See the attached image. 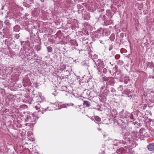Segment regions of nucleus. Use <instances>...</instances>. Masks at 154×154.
Masks as SVG:
<instances>
[{
	"instance_id": "nucleus-23",
	"label": "nucleus",
	"mask_w": 154,
	"mask_h": 154,
	"mask_svg": "<svg viewBox=\"0 0 154 154\" xmlns=\"http://www.w3.org/2000/svg\"><path fill=\"white\" fill-rule=\"evenodd\" d=\"M110 91L111 92H115L116 91V90L113 88H111L110 89Z\"/></svg>"
},
{
	"instance_id": "nucleus-45",
	"label": "nucleus",
	"mask_w": 154,
	"mask_h": 154,
	"mask_svg": "<svg viewBox=\"0 0 154 154\" xmlns=\"http://www.w3.org/2000/svg\"><path fill=\"white\" fill-rule=\"evenodd\" d=\"M143 131H145V129H143Z\"/></svg>"
},
{
	"instance_id": "nucleus-6",
	"label": "nucleus",
	"mask_w": 154,
	"mask_h": 154,
	"mask_svg": "<svg viewBox=\"0 0 154 154\" xmlns=\"http://www.w3.org/2000/svg\"><path fill=\"white\" fill-rule=\"evenodd\" d=\"M127 152V151L122 148L117 149L116 152V153L118 154H126Z\"/></svg>"
},
{
	"instance_id": "nucleus-36",
	"label": "nucleus",
	"mask_w": 154,
	"mask_h": 154,
	"mask_svg": "<svg viewBox=\"0 0 154 154\" xmlns=\"http://www.w3.org/2000/svg\"><path fill=\"white\" fill-rule=\"evenodd\" d=\"M115 58H116V59H118V58H116V56H115Z\"/></svg>"
},
{
	"instance_id": "nucleus-8",
	"label": "nucleus",
	"mask_w": 154,
	"mask_h": 154,
	"mask_svg": "<svg viewBox=\"0 0 154 154\" xmlns=\"http://www.w3.org/2000/svg\"><path fill=\"white\" fill-rule=\"evenodd\" d=\"M131 91L130 90L127 88L125 89L122 92V94H125L127 95H128V97H132L131 94H130V95H129Z\"/></svg>"
},
{
	"instance_id": "nucleus-39",
	"label": "nucleus",
	"mask_w": 154,
	"mask_h": 154,
	"mask_svg": "<svg viewBox=\"0 0 154 154\" xmlns=\"http://www.w3.org/2000/svg\"><path fill=\"white\" fill-rule=\"evenodd\" d=\"M125 148H126V149H127V148H128V147H127L126 146H125Z\"/></svg>"
},
{
	"instance_id": "nucleus-3",
	"label": "nucleus",
	"mask_w": 154,
	"mask_h": 154,
	"mask_svg": "<svg viewBox=\"0 0 154 154\" xmlns=\"http://www.w3.org/2000/svg\"><path fill=\"white\" fill-rule=\"evenodd\" d=\"M103 80L104 81L107 82L106 84L108 85H111L114 82V78L111 77H104L103 78Z\"/></svg>"
},
{
	"instance_id": "nucleus-35",
	"label": "nucleus",
	"mask_w": 154,
	"mask_h": 154,
	"mask_svg": "<svg viewBox=\"0 0 154 154\" xmlns=\"http://www.w3.org/2000/svg\"><path fill=\"white\" fill-rule=\"evenodd\" d=\"M112 50V48H109V51H110Z\"/></svg>"
},
{
	"instance_id": "nucleus-40",
	"label": "nucleus",
	"mask_w": 154,
	"mask_h": 154,
	"mask_svg": "<svg viewBox=\"0 0 154 154\" xmlns=\"http://www.w3.org/2000/svg\"><path fill=\"white\" fill-rule=\"evenodd\" d=\"M91 119L92 120H94V119H93V118H91Z\"/></svg>"
},
{
	"instance_id": "nucleus-19",
	"label": "nucleus",
	"mask_w": 154,
	"mask_h": 154,
	"mask_svg": "<svg viewBox=\"0 0 154 154\" xmlns=\"http://www.w3.org/2000/svg\"><path fill=\"white\" fill-rule=\"evenodd\" d=\"M47 49L48 51L49 52H51L52 51V50H53L52 48L50 46L48 47L47 48Z\"/></svg>"
},
{
	"instance_id": "nucleus-30",
	"label": "nucleus",
	"mask_w": 154,
	"mask_h": 154,
	"mask_svg": "<svg viewBox=\"0 0 154 154\" xmlns=\"http://www.w3.org/2000/svg\"><path fill=\"white\" fill-rule=\"evenodd\" d=\"M112 21L110 20L109 21V23H108V24H109L112 23Z\"/></svg>"
},
{
	"instance_id": "nucleus-16",
	"label": "nucleus",
	"mask_w": 154,
	"mask_h": 154,
	"mask_svg": "<svg viewBox=\"0 0 154 154\" xmlns=\"http://www.w3.org/2000/svg\"><path fill=\"white\" fill-rule=\"evenodd\" d=\"M115 38V36L114 34L111 35L109 37L110 40L113 41L114 40Z\"/></svg>"
},
{
	"instance_id": "nucleus-41",
	"label": "nucleus",
	"mask_w": 154,
	"mask_h": 154,
	"mask_svg": "<svg viewBox=\"0 0 154 154\" xmlns=\"http://www.w3.org/2000/svg\"><path fill=\"white\" fill-rule=\"evenodd\" d=\"M153 102L154 103V97H153Z\"/></svg>"
},
{
	"instance_id": "nucleus-12",
	"label": "nucleus",
	"mask_w": 154,
	"mask_h": 154,
	"mask_svg": "<svg viewBox=\"0 0 154 154\" xmlns=\"http://www.w3.org/2000/svg\"><path fill=\"white\" fill-rule=\"evenodd\" d=\"M14 31L15 32H19L20 29V27L18 26H16L13 28Z\"/></svg>"
},
{
	"instance_id": "nucleus-13",
	"label": "nucleus",
	"mask_w": 154,
	"mask_h": 154,
	"mask_svg": "<svg viewBox=\"0 0 154 154\" xmlns=\"http://www.w3.org/2000/svg\"><path fill=\"white\" fill-rule=\"evenodd\" d=\"M94 119L97 122H100L101 121V118L98 116H95L94 117Z\"/></svg>"
},
{
	"instance_id": "nucleus-44",
	"label": "nucleus",
	"mask_w": 154,
	"mask_h": 154,
	"mask_svg": "<svg viewBox=\"0 0 154 154\" xmlns=\"http://www.w3.org/2000/svg\"><path fill=\"white\" fill-rule=\"evenodd\" d=\"M39 103H40V104H42V103H41V102H40Z\"/></svg>"
},
{
	"instance_id": "nucleus-7",
	"label": "nucleus",
	"mask_w": 154,
	"mask_h": 154,
	"mask_svg": "<svg viewBox=\"0 0 154 154\" xmlns=\"http://www.w3.org/2000/svg\"><path fill=\"white\" fill-rule=\"evenodd\" d=\"M148 149L149 151H152L154 150V143H151L147 146Z\"/></svg>"
},
{
	"instance_id": "nucleus-4",
	"label": "nucleus",
	"mask_w": 154,
	"mask_h": 154,
	"mask_svg": "<svg viewBox=\"0 0 154 154\" xmlns=\"http://www.w3.org/2000/svg\"><path fill=\"white\" fill-rule=\"evenodd\" d=\"M117 142H116V143L114 144V145L115 146H118V144H125L129 142V139L127 137H125L123 138V139L122 141L121 140H116Z\"/></svg>"
},
{
	"instance_id": "nucleus-22",
	"label": "nucleus",
	"mask_w": 154,
	"mask_h": 154,
	"mask_svg": "<svg viewBox=\"0 0 154 154\" xmlns=\"http://www.w3.org/2000/svg\"><path fill=\"white\" fill-rule=\"evenodd\" d=\"M103 73H106L107 72V69L105 68H104L103 69Z\"/></svg>"
},
{
	"instance_id": "nucleus-37",
	"label": "nucleus",
	"mask_w": 154,
	"mask_h": 154,
	"mask_svg": "<svg viewBox=\"0 0 154 154\" xmlns=\"http://www.w3.org/2000/svg\"><path fill=\"white\" fill-rule=\"evenodd\" d=\"M98 129L99 130V131H100L101 130V129H100L99 128H98Z\"/></svg>"
},
{
	"instance_id": "nucleus-27",
	"label": "nucleus",
	"mask_w": 154,
	"mask_h": 154,
	"mask_svg": "<svg viewBox=\"0 0 154 154\" xmlns=\"http://www.w3.org/2000/svg\"><path fill=\"white\" fill-rule=\"evenodd\" d=\"M119 62L121 65L123 63V61L122 60H119Z\"/></svg>"
},
{
	"instance_id": "nucleus-20",
	"label": "nucleus",
	"mask_w": 154,
	"mask_h": 154,
	"mask_svg": "<svg viewBox=\"0 0 154 154\" xmlns=\"http://www.w3.org/2000/svg\"><path fill=\"white\" fill-rule=\"evenodd\" d=\"M100 31V32H102V36H104L105 35L104 33V31H105V29H101L100 30H98V32Z\"/></svg>"
},
{
	"instance_id": "nucleus-26",
	"label": "nucleus",
	"mask_w": 154,
	"mask_h": 154,
	"mask_svg": "<svg viewBox=\"0 0 154 154\" xmlns=\"http://www.w3.org/2000/svg\"><path fill=\"white\" fill-rule=\"evenodd\" d=\"M32 98H29V103H32Z\"/></svg>"
},
{
	"instance_id": "nucleus-17",
	"label": "nucleus",
	"mask_w": 154,
	"mask_h": 154,
	"mask_svg": "<svg viewBox=\"0 0 154 154\" xmlns=\"http://www.w3.org/2000/svg\"><path fill=\"white\" fill-rule=\"evenodd\" d=\"M35 49L37 51H39L41 49V46L39 45H38L35 46Z\"/></svg>"
},
{
	"instance_id": "nucleus-2",
	"label": "nucleus",
	"mask_w": 154,
	"mask_h": 154,
	"mask_svg": "<svg viewBox=\"0 0 154 154\" xmlns=\"http://www.w3.org/2000/svg\"><path fill=\"white\" fill-rule=\"evenodd\" d=\"M55 103L57 106L56 108H55V109H57L65 107H67L69 106H73L74 105V104L72 103H70V104H63L61 102H58Z\"/></svg>"
},
{
	"instance_id": "nucleus-18",
	"label": "nucleus",
	"mask_w": 154,
	"mask_h": 154,
	"mask_svg": "<svg viewBox=\"0 0 154 154\" xmlns=\"http://www.w3.org/2000/svg\"><path fill=\"white\" fill-rule=\"evenodd\" d=\"M35 108L37 110L40 109V108H41L43 109L42 107H41V105L39 104V103H38V106H35Z\"/></svg>"
},
{
	"instance_id": "nucleus-21",
	"label": "nucleus",
	"mask_w": 154,
	"mask_h": 154,
	"mask_svg": "<svg viewBox=\"0 0 154 154\" xmlns=\"http://www.w3.org/2000/svg\"><path fill=\"white\" fill-rule=\"evenodd\" d=\"M118 90L119 91H122L123 90V87L122 85H120L118 88Z\"/></svg>"
},
{
	"instance_id": "nucleus-24",
	"label": "nucleus",
	"mask_w": 154,
	"mask_h": 154,
	"mask_svg": "<svg viewBox=\"0 0 154 154\" xmlns=\"http://www.w3.org/2000/svg\"><path fill=\"white\" fill-rule=\"evenodd\" d=\"M20 37V35L19 34H16V35H15V37L17 38V39H18Z\"/></svg>"
},
{
	"instance_id": "nucleus-15",
	"label": "nucleus",
	"mask_w": 154,
	"mask_h": 154,
	"mask_svg": "<svg viewBox=\"0 0 154 154\" xmlns=\"http://www.w3.org/2000/svg\"><path fill=\"white\" fill-rule=\"evenodd\" d=\"M129 117L130 118V119L132 121H134L135 120V119L133 117V116L132 114H129Z\"/></svg>"
},
{
	"instance_id": "nucleus-10",
	"label": "nucleus",
	"mask_w": 154,
	"mask_h": 154,
	"mask_svg": "<svg viewBox=\"0 0 154 154\" xmlns=\"http://www.w3.org/2000/svg\"><path fill=\"white\" fill-rule=\"evenodd\" d=\"M31 55L33 56L32 57H29L28 58V60H31L32 59L34 60H36L37 58V55L35 54V52H31L30 53Z\"/></svg>"
},
{
	"instance_id": "nucleus-46",
	"label": "nucleus",
	"mask_w": 154,
	"mask_h": 154,
	"mask_svg": "<svg viewBox=\"0 0 154 154\" xmlns=\"http://www.w3.org/2000/svg\"><path fill=\"white\" fill-rule=\"evenodd\" d=\"M114 154H115V153H114Z\"/></svg>"
},
{
	"instance_id": "nucleus-32",
	"label": "nucleus",
	"mask_w": 154,
	"mask_h": 154,
	"mask_svg": "<svg viewBox=\"0 0 154 154\" xmlns=\"http://www.w3.org/2000/svg\"><path fill=\"white\" fill-rule=\"evenodd\" d=\"M124 82L125 84H127L128 83V81H124Z\"/></svg>"
},
{
	"instance_id": "nucleus-42",
	"label": "nucleus",
	"mask_w": 154,
	"mask_h": 154,
	"mask_svg": "<svg viewBox=\"0 0 154 154\" xmlns=\"http://www.w3.org/2000/svg\"><path fill=\"white\" fill-rule=\"evenodd\" d=\"M25 125L26 126L27 125V124H25Z\"/></svg>"
},
{
	"instance_id": "nucleus-25",
	"label": "nucleus",
	"mask_w": 154,
	"mask_h": 154,
	"mask_svg": "<svg viewBox=\"0 0 154 154\" xmlns=\"http://www.w3.org/2000/svg\"><path fill=\"white\" fill-rule=\"evenodd\" d=\"M3 27V24L2 22L0 21V29H1Z\"/></svg>"
},
{
	"instance_id": "nucleus-28",
	"label": "nucleus",
	"mask_w": 154,
	"mask_h": 154,
	"mask_svg": "<svg viewBox=\"0 0 154 154\" xmlns=\"http://www.w3.org/2000/svg\"><path fill=\"white\" fill-rule=\"evenodd\" d=\"M118 122L119 123H120L121 122H122V123H124L125 124V122H123V120H122L121 119H119Z\"/></svg>"
},
{
	"instance_id": "nucleus-11",
	"label": "nucleus",
	"mask_w": 154,
	"mask_h": 154,
	"mask_svg": "<svg viewBox=\"0 0 154 154\" xmlns=\"http://www.w3.org/2000/svg\"><path fill=\"white\" fill-rule=\"evenodd\" d=\"M83 104L84 106H86L87 107H89L90 106V102L87 101H84Z\"/></svg>"
},
{
	"instance_id": "nucleus-29",
	"label": "nucleus",
	"mask_w": 154,
	"mask_h": 154,
	"mask_svg": "<svg viewBox=\"0 0 154 154\" xmlns=\"http://www.w3.org/2000/svg\"><path fill=\"white\" fill-rule=\"evenodd\" d=\"M105 86H103L101 87V88H100V90H102L104 89L105 88Z\"/></svg>"
},
{
	"instance_id": "nucleus-33",
	"label": "nucleus",
	"mask_w": 154,
	"mask_h": 154,
	"mask_svg": "<svg viewBox=\"0 0 154 154\" xmlns=\"http://www.w3.org/2000/svg\"><path fill=\"white\" fill-rule=\"evenodd\" d=\"M94 57L95 58H97V56L96 55H94Z\"/></svg>"
},
{
	"instance_id": "nucleus-9",
	"label": "nucleus",
	"mask_w": 154,
	"mask_h": 154,
	"mask_svg": "<svg viewBox=\"0 0 154 154\" xmlns=\"http://www.w3.org/2000/svg\"><path fill=\"white\" fill-rule=\"evenodd\" d=\"M57 106L56 103H50V106L49 107L47 108V109L50 108L49 110H53L56 109L55 108H56Z\"/></svg>"
},
{
	"instance_id": "nucleus-5",
	"label": "nucleus",
	"mask_w": 154,
	"mask_h": 154,
	"mask_svg": "<svg viewBox=\"0 0 154 154\" xmlns=\"http://www.w3.org/2000/svg\"><path fill=\"white\" fill-rule=\"evenodd\" d=\"M104 65L103 61H102L101 60H99L98 63H97V69L99 72H101L102 69L104 67Z\"/></svg>"
},
{
	"instance_id": "nucleus-1",
	"label": "nucleus",
	"mask_w": 154,
	"mask_h": 154,
	"mask_svg": "<svg viewBox=\"0 0 154 154\" xmlns=\"http://www.w3.org/2000/svg\"><path fill=\"white\" fill-rule=\"evenodd\" d=\"M38 117H37L34 114H33L31 116L27 115L26 118V121L32 123V124L35 122L36 120L37 119Z\"/></svg>"
},
{
	"instance_id": "nucleus-14",
	"label": "nucleus",
	"mask_w": 154,
	"mask_h": 154,
	"mask_svg": "<svg viewBox=\"0 0 154 154\" xmlns=\"http://www.w3.org/2000/svg\"><path fill=\"white\" fill-rule=\"evenodd\" d=\"M148 65L149 67L151 68L154 67V63L152 62H151V63L149 62L148 63Z\"/></svg>"
},
{
	"instance_id": "nucleus-31",
	"label": "nucleus",
	"mask_w": 154,
	"mask_h": 154,
	"mask_svg": "<svg viewBox=\"0 0 154 154\" xmlns=\"http://www.w3.org/2000/svg\"><path fill=\"white\" fill-rule=\"evenodd\" d=\"M30 53H29L28 55L29 56V57L28 58H28L29 57H31V56H32V55H31V54H30Z\"/></svg>"
},
{
	"instance_id": "nucleus-43",
	"label": "nucleus",
	"mask_w": 154,
	"mask_h": 154,
	"mask_svg": "<svg viewBox=\"0 0 154 154\" xmlns=\"http://www.w3.org/2000/svg\"><path fill=\"white\" fill-rule=\"evenodd\" d=\"M11 68V69H12V67H10V68Z\"/></svg>"
},
{
	"instance_id": "nucleus-38",
	"label": "nucleus",
	"mask_w": 154,
	"mask_h": 154,
	"mask_svg": "<svg viewBox=\"0 0 154 154\" xmlns=\"http://www.w3.org/2000/svg\"><path fill=\"white\" fill-rule=\"evenodd\" d=\"M108 71L110 73H111V72L110 70H108Z\"/></svg>"
},
{
	"instance_id": "nucleus-34",
	"label": "nucleus",
	"mask_w": 154,
	"mask_h": 154,
	"mask_svg": "<svg viewBox=\"0 0 154 154\" xmlns=\"http://www.w3.org/2000/svg\"><path fill=\"white\" fill-rule=\"evenodd\" d=\"M53 94L54 95V96H55V95H56V93L55 94V93H53Z\"/></svg>"
}]
</instances>
